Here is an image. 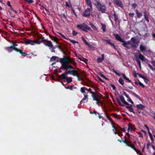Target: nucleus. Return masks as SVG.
Segmentation results:
<instances>
[{
  "label": "nucleus",
  "mask_w": 155,
  "mask_h": 155,
  "mask_svg": "<svg viewBox=\"0 0 155 155\" xmlns=\"http://www.w3.org/2000/svg\"><path fill=\"white\" fill-rule=\"evenodd\" d=\"M80 71L76 69L73 71H69L67 72H65L64 73L61 74V76L62 78H67V74H70L71 75H73L74 76H76L77 78H80L79 75Z\"/></svg>",
  "instance_id": "1"
},
{
  "label": "nucleus",
  "mask_w": 155,
  "mask_h": 155,
  "mask_svg": "<svg viewBox=\"0 0 155 155\" xmlns=\"http://www.w3.org/2000/svg\"><path fill=\"white\" fill-rule=\"evenodd\" d=\"M93 3L98 10L101 11L102 13L105 12L106 7L105 5H101V4L97 0H94Z\"/></svg>",
  "instance_id": "2"
},
{
  "label": "nucleus",
  "mask_w": 155,
  "mask_h": 155,
  "mask_svg": "<svg viewBox=\"0 0 155 155\" xmlns=\"http://www.w3.org/2000/svg\"><path fill=\"white\" fill-rule=\"evenodd\" d=\"M88 78H78V80H82L83 82L82 84L87 86L91 87L92 89H94L92 86H94L92 84L93 83L91 81L88 79Z\"/></svg>",
  "instance_id": "3"
},
{
  "label": "nucleus",
  "mask_w": 155,
  "mask_h": 155,
  "mask_svg": "<svg viewBox=\"0 0 155 155\" xmlns=\"http://www.w3.org/2000/svg\"><path fill=\"white\" fill-rule=\"evenodd\" d=\"M67 59H66L63 61L62 62H60L61 64V68L62 69H66V70L68 69L71 70L72 68V66L69 65V64L67 63Z\"/></svg>",
  "instance_id": "4"
},
{
  "label": "nucleus",
  "mask_w": 155,
  "mask_h": 155,
  "mask_svg": "<svg viewBox=\"0 0 155 155\" xmlns=\"http://www.w3.org/2000/svg\"><path fill=\"white\" fill-rule=\"evenodd\" d=\"M77 28L78 29H81L84 31L87 32V30H89L91 28L85 24L83 23L82 24L77 25Z\"/></svg>",
  "instance_id": "5"
},
{
  "label": "nucleus",
  "mask_w": 155,
  "mask_h": 155,
  "mask_svg": "<svg viewBox=\"0 0 155 155\" xmlns=\"http://www.w3.org/2000/svg\"><path fill=\"white\" fill-rule=\"evenodd\" d=\"M131 40L132 42L130 43V45L134 48H136L138 47L139 41L134 37L131 38Z\"/></svg>",
  "instance_id": "6"
},
{
  "label": "nucleus",
  "mask_w": 155,
  "mask_h": 155,
  "mask_svg": "<svg viewBox=\"0 0 155 155\" xmlns=\"http://www.w3.org/2000/svg\"><path fill=\"white\" fill-rule=\"evenodd\" d=\"M63 79L65 81H66L68 83H70L72 81V78H51V80L58 81H62Z\"/></svg>",
  "instance_id": "7"
},
{
  "label": "nucleus",
  "mask_w": 155,
  "mask_h": 155,
  "mask_svg": "<svg viewBox=\"0 0 155 155\" xmlns=\"http://www.w3.org/2000/svg\"><path fill=\"white\" fill-rule=\"evenodd\" d=\"M93 10L92 8H87L83 12L82 15L84 17H87L89 16L90 15L91 12Z\"/></svg>",
  "instance_id": "8"
},
{
  "label": "nucleus",
  "mask_w": 155,
  "mask_h": 155,
  "mask_svg": "<svg viewBox=\"0 0 155 155\" xmlns=\"http://www.w3.org/2000/svg\"><path fill=\"white\" fill-rule=\"evenodd\" d=\"M66 59H67V63L69 64V63L71 64H74V61L72 59L70 58L69 57H64L63 58H62L61 59L60 61V62H62L63 61H64Z\"/></svg>",
  "instance_id": "9"
},
{
  "label": "nucleus",
  "mask_w": 155,
  "mask_h": 155,
  "mask_svg": "<svg viewBox=\"0 0 155 155\" xmlns=\"http://www.w3.org/2000/svg\"><path fill=\"white\" fill-rule=\"evenodd\" d=\"M92 89L91 88L87 89L84 87H82L81 88V92L84 94H87L88 92H90L91 93V91Z\"/></svg>",
  "instance_id": "10"
},
{
  "label": "nucleus",
  "mask_w": 155,
  "mask_h": 155,
  "mask_svg": "<svg viewBox=\"0 0 155 155\" xmlns=\"http://www.w3.org/2000/svg\"><path fill=\"white\" fill-rule=\"evenodd\" d=\"M123 142L126 144V146L131 148L134 145L130 142L129 141L126 139L123 140Z\"/></svg>",
  "instance_id": "11"
},
{
  "label": "nucleus",
  "mask_w": 155,
  "mask_h": 155,
  "mask_svg": "<svg viewBox=\"0 0 155 155\" xmlns=\"http://www.w3.org/2000/svg\"><path fill=\"white\" fill-rule=\"evenodd\" d=\"M91 94H92V97L93 98V100L96 101V104H98L99 103V99L95 97V95L94 94V93L93 91H91Z\"/></svg>",
  "instance_id": "12"
},
{
  "label": "nucleus",
  "mask_w": 155,
  "mask_h": 155,
  "mask_svg": "<svg viewBox=\"0 0 155 155\" xmlns=\"http://www.w3.org/2000/svg\"><path fill=\"white\" fill-rule=\"evenodd\" d=\"M119 97L121 101L123 102L124 104L128 106L130 105V104L125 100L123 96H120Z\"/></svg>",
  "instance_id": "13"
},
{
  "label": "nucleus",
  "mask_w": 155,
  "mask_h": 155,
  "mask_svg": "<svg viewBox=\"0 0 155 155\" xmlns=\"http://www.w3.org/2000/svg\"><path fill=\"white\" fill-rule=\"evenodd\" d=\"M25 43L27 45L30 44L31 45H34L35 44V41L28 39L25 41Z\"/></svg>",
  "instance_id": "14"
},
{
  "label": "nucleus",
  "mask_w": 155,
  "mask_h": 155,
  "mask_svg": "<svg viewBox=\"0 0 155 155\" xmlns=\"http://www.w3.org/2000/svg\"><path fill=\"white\" fill-rule=\"evenodd\" d=\"M103 41L105 42L107 44H108L111 46H113L114 48H115V46L114 43H112L110 42V40L106 39H103Z\"/></svg>",
  "instance_id": "15"
},
{
  "label": "nucleus",
  "mask_w": 155,
  "mask_h": 155,
  "mask_svg": "<svg viewBox=\"0 0 155 155\" xmlns=\"http://www.w3.org/2000/svg\"><path fill=\"white\" fill-rule=\"evenodd\" d=\"M132 104H130V106H126V107L129 110L130 112L133 113L134 114H135L136 113L133 110V109L132 107Z\"/></svg>",
  "instance_id": "16"
},
{
  "label": "nucleus",
  "mask_w": 155,
  "mask_h": 155,
  "mask_svg": "<svg viewBox=\"0 0 155 155\" xmlns=\"http://www.w3.org/2000/svg\"><path fill=\"white\" fill-rule=\"evenodd\" d=\"M47 43H44V45L47 46H48L49 48V49H51V47H53V45L51 41H47Z\"/></svg>",
  "instance_id": "17"
},
{
  "label": "nucleus",
  "mask_w": 155,
  "mask_h": 155,
  "mask_svg": "<svg viewBox=\"0 0 155 155\" xmlns=\"http://www.w3.org/2000/svg\"><path fill=\"white\" fill-rule=\"evenodd\" d=\"M116 4L120 7H123V5L122 2L120 0H116L115 1Z\"/></svg>",
  "instance_id": "18"
},
{
  "label": "nucleus",
  "mask_w": 155,
  "mask_h": 155,
  "mask_svg": "<svg viewBox=\"0 0 155 155\" xmlns=\"http://www.w3.org/2000/svg\"><path fill=\"white\" fill-rule=\"evenodd\" d=\"M123 42V43L122 44V45L124 46V47L127 48H128V49H129L130 48V43L129 42H124H124Z\"/></svg>",
  "instance_id": "19"
},
{
  "label": "nucleus",
  "mask_w": 155,
  "mask_h": 155,
  "mask_svg": "<svg viewBox=\"0 0 155 155\" xmlns=\"http://www.w3.org/2000/svg\"><path fill=\"white\" fill-rule=\"evenodd\" d=\"M114 35L115 37V38L117 40L121 42H124V40L121 38L120 36L118 34H115Z\"/></svg>",
  "instance_id": "20"
},
{
  "label": "nucleus",
  "mask_w": 155,
  "mask_h": 155,
  "mask_svg": "<svg viewBox=\"0 0 155 155\" xmlns=\"http://www.w3.org/2000/svg\"><path fill=\"white\" fill-rule=\"evenodd\" d=\"M84 97L82 99V100L80 101V103L81 104L82 102L85 103L87 101L88 97L87 95L84 94Z\"/></svg>",
  "instance_id": "21"
},
{
  "label": "nucleus",
  "mask_w": 155,
  "mask_h": 155,
  "mask_svg": "<svg viewBox=\"0 0 155 155\" xmlns=\"http://www.w3.org/2000/svg\"><path fill=\"white\" fill-rule=\"evenodd\" d=\"M111 17L116 22H117L118 20L117 15L115 12L114 15L111 16Z\"/></svg>",
  "instance_id": "22"
},
{
  "label": "nucleus",
  "mask_w": 155,
  "mask_h": 155,
  "mask_svg": "<svg viewBox=\"0 0 155 155\" xmlns=\"http://www.w3.org/2000/svg\"><path fill=\"white\" fill-rule=\"evenodd\" d=\"M114 71L117 75L118 76H121V75H122L123 78H127L125 74H121L119 72L115 70H114Z\"/></svg>",
  "instance_id": "23"
},
{
  "label": "nucleus",
  "mask_w": 155,
  "mask_h": 155,
  "mask_svg": "<svg viewBox=\"0 0 155 155\" xmlns=\"http://www.w3.org/2000/svg\"><path fill=\"white\" fill-rule=\"evenodd\" d=\"M136 107L139 109H142L145 108V106L141 104H137L136 105Z\"/></svg>",
  "instance_id": "24"
},
{
  "label": "nucleus",
  "mask_w": 155,
  "mask_h": 155,
  "mask_svg": "<svg viewBox=\"0 0 155 155\" xmlns=\"http://www.w3.org/2000/svg\"><path fill=\"white\" fill-rule=\"evenodd\" d=\"M102 58H98L97 59V61L98 63L101 62L104 60V54H102L101 55Z\"/></svg>",
  "instance_id": "25"
},
{
  "label": "nucleus",
  "mask_w": 155,
  "mask_h": 155,
  "mask_svg": "<svg viewBox=\"0 0 155 155\" xmlns=\"http://www.w3.org/2000/svg\"><path fill=\"white\" fill-rule=\"evenodd\" d=\"M133 76L134 77H136L137 76V75L139 78H144L139 73H136L135 71H133Z\"/></svg>",
  "instance_id": "26"
},
{
  "label": "nucleus",
  "mask_w": 155,
  "mask_h": 155,
  "mask_svg": "<svg viewBox=\"0 0 155 155\" xmlns=\"http://www.w3.org/2000/svg\"><path fill=\"white\" fill-rule=\"evenodd\" d=\"M140 51L143 52V51H145L146 49V48L143 45H141L140 46Z\"/></svg>",
  "instance_id": "27"
},
{
  "label": "nucleus",
  "mask_w": 155,
  "mask_h": 155,
  "mask_svg": "<svg viewBox=\"0 0 155 155\" xmlns=\"http://www.w3.org/2000/svg\"><path fill=\"white\" fill-rule=\"evenodd\" d=\"M131 94L136 98H137L140 101H142V99L138 95L135 93L134 92H131Z\"/></svg>",
  "instance_id": "28"
},
{
  "label": "nucleus",
  "mask_w": 155,
  "mask_h": 155,
  "mask_svg": "<svg viewBox=\"0 0 155 155\" xmlns=\"http://www.w3.org/2000/svg\"><path fill=\"white\" fill-rule=\"evenodd\" d=\"M86 4L87 5L89 6L90 8H92V5L91 4V0H86Z\"/></svg>",
  "instance_id": "29"
},
{
  "label": "nucleus",
  "mask_w": 155,
  "mask_h": 155,
  "mask_svg": "<svg viewBox=\"0 0 155 155\" xmlns=\"http://www.w3.org/2000/svg\"><path fill=\"white\" fill-rule=\"evenodd\" d=\"M135 11L137 17L139 18H141L142 16V14L137 9H136Z\"/></svg>",
  "instance_id": "30"
},
{
  "label": "nucleus",
  "mask_w": 155,
  "mask_h": 155,
  "mask_svg": "<svg viewBox=\"0 0 155 155\" xmlns=\"http://www.w3.org/2000/svg\"><path fill=\"white\" fill-rule=\"evenodd\" d=\"M131 148H132L136 152V153H137L139 155L140 154H141V153L140 152V151L139 150H137L136 148L134 146V145Z\"/></svg>",
  "instance_id": "31"
},
{
  "label": "nucleus",
  "mask_w": 155,
  "mask_h": 155,
  "mask_svg": "<svg viewBox=\"0 0 155 155\" xmlns=\"http://www.w3.org/2000/svg\"><path fill=\"white\" fill-rule=\"evenodd\" d=\"M144 17L146 19V21L148 22H149V19L147 15V13H146V12L145 11L144 12Z\"/></svg>",
  "instance_id": "32"
},
{
  "label": "nucleus",
  "mask_w": 155,
  "mask_h": 155,
  "mask_svg": "<svg viewBox=\"0 0 155 155\" xmlns=\"http://www.w3.org/2000/svg\"><path fill=\"white\" fill-rule=\"evenodd\" d=\"M135 60L137 62V64L139 65L140 68H141V66L140 61V60L137 57H136V58H135Z\"/></svg>",
  "instance_id": "33"
},
{
  "label": "nucleus",
  "mask_w": 155,
  "mask_h": 155,
  "mask_svg": "<svg viewBox=\"0 0 155 155\" xmlns=\"http://www.w3.org/2000/svg\"><path fill=\"white\" fill-rule=\"evenodd\" d=\"M118 82L121 85L123 86L124 84V81L122 78H119Z\"/></svg>",
  "instance_id": "34"
},
{
  "label": "nucleus",
  "mask_w": 155,
  "mask_h": 155,
  "mask_svg": "<svg viewBox=\"0 0 155 155\" xmlns=\"http://www.w3.org/2000/svg\"><path fill=\"white\" fill-rule=\"evenodd\" d=\"M139 58L142 61H143L144 60V57L141 54H139Z\"/></svg>",
  "instance_id": "35"
},
{
  "label": "nucleus",
  "mask_w": 155,
  "mask_h": 155,
  "mask_svg": "<svg viewBox=\"0 0 155 155\" xmlns=\"http://www.w3.org/2000/svg\"><path fill=\"white\" fill-rule=\"evenodd\" d=\"M148 134H149V136H150V139L151 140H152V142H153L154 141V139L153 137V136H152V134L150 132H148Z\"/></svg>",
  "instance_id": "36"
},
{
  "label": "nucleus",
  "mask_w": 155,
  "mask_h": 155,
  "mask_svg": "<svg viewBox=\"0 0 155 155\" xmlns=\"http://www.w3.org/2000/svg\"><path fill=\"white\" fill-rule=\"evenodd\" d=\"M102 27L101 29H102L103 32L106 31V25L104 24H101Z\"/></svg>",
  "instance_id": "37"
},
{
  "label": "nucleus",
  "mask_w": 155,
  "mask_h": 155,
  "mask_svg": "<svg viewBox=\"0 0 155 155\" xmlns=\"http://www.w3.org/2000/svg\"><path fill=\"white\" fill-rule=\"evenodd\" d=\"M67 40L69 41L70 42H71V43H73L74 44H75V43H78V42L77 41H74V40H71L69 38H68Z\"/></svg>",
  "instance_id": "38"
},
{
  "label": "nucleus",
  "mask_w": 155,
  "mask_h": 155,
  "mask_svg": "<svg viewBox=\"0 0 155 155\" xmlns=\"http://www.w3.org/2000/svg\"><path fill=\"white\" fill-rule=\"evenodd\" d=\"M116 101L117 102V103L120 105L121 106H124V104H122L120 102L119 99L118 98H117L116 99Z\"/></svg>",
  "instance_id": "39"
},
{
  "label": "nucleus",
  "mask_w": 155,
  "mask_h": 155,
  "mask_svg": "<svg viewBox=\"0 0 155 155\" xmlns=\"http://www.w3.org/2000/svg\"><path fill=\"white\" fill-rule=\"evenodd\" d=\"M133 130V127L131 125H129L128 128L127 129V130L129 131H132Z\"/></svg>",
  "instance_id": "40"
},
{
  "label": "nucleus",
  "mask_w": 155,
  "mask_h": 155,
  "mask_svg": "<svg viewBox=\"0 0 155 155\" xmlns=\"http://www.w3.org/2000/svg\"><path fill=\"white\" fill-rule=\"evenodd\" d=\"M112 130L114 132V134H118V132H117V131L116 130V128L115 127H114V128H113Z\"/></svg>",
  "instance_id": "41"
},
{
  "label": "nucleus",
  "mask_w": 155,
  "mask_h": 155,
  "mask_svg": "<svg viewBox=\"0 0 155 155\" xmlns=\"http://www.w3.org/2000/svg\"><path fill=\"white\" fill-rule=\"evenodd\" d=\"M109 85L110 86L112 87L113 90H116V87L114 85L111 83H110L109 84Z\"/></svg>",
  "instance_id": "42"
},
{
  "label": "nucleus",
  "mask_w": 155,
  "mask_h": 155,
  "mask_svg": "<svg viewBox=\"0 0 155 155\" xmlns=\"http://www.w3.org/2000/svg\"><path fill=\"white\" fill-rule=\"evenodd\" d=\"M25 1L28 3H31L33 2V0H25Z\"/></svg>",
  "instance_id": "43"
},
{
  "label": "nucleus",
  "mask_w": 155,
  "mask_h": 155,
  "mask_svg": "<svg viewBox=\"0 0 155 155\" xmlns=\"http://www.w3.org/2000/svg\"><path fill=\"white\" fill-rule=\"evenodd\" d=\"M90 25H91V28L93 29H94L96 30L97 29V28L93 24H92L91 23L90 24Z\"/></svg>",
  "instance_id": "44"
},
{
  "label": "nucleus",
  "mask_w": 155,
  "mask_h": 155,
  "mask_svg": "<svg viewBox=\"0 0 155 155\" xmlns=\"http://www.w3.org/2000/svg\"><path fill=\"white\" fill-rule=\"evenodd\" d=\"M90 114H95L96 115H97V114H98V115H99V114L98 113H97L95 110H94L93 112H92V111H90Z\"/></svg>",
  "instance_id": "45"
},
{
  "label": "nucleus",
  "mask_w": 155,
  "mask_h": 155,
  "mask_svg": "<svg viewBox=\"0 0 155 155\" xmlns=\"http://www.w3.org/2000/svg\"><path fill=\"white\" fill-rule=\"evenodd\" d=\"M8 47L9 48V49H13L14 50H15V51L16 48H17L15 47L14 45H11L9 47Z\"/></svg>",
  "instance_id": "46"
},
{
  "label": "nucleus",
  "mask_w": 155,
  "mask_h": 155,
  "mask_svg": "<svg viewBox=\"0 0 155 155\" xmlns=\"http://www.w3.org/2000/svg\"><path fill=\"white\" fill-rule=\"evenodd\" d=\"M127 101L128 102H130L131 104H134L133 102L132 101V100L129 97L128 99H127Z\"/></svg>",
  "instance_id": "47"
},
{
  "label": "nucleus",
  "mask_w": 155,
  "mask_h": 155,
  "mask_svg": "<svg viewBox=\"0 0 155 155\" xmlns=\"http://www.w3.org/2000/svg\"><path fill=\"white\" fill-rule=\"evenodd\" d=\"M73 87H74V86L71 85V86H68V87H67L66 88L67 89H69L70 90H72L73 89Z\"/></svg>",
  "instance_id": "48"
},
{
  "label": "nucleus",
  "mask_w": 155,
  "mask_h": 155,
  "mask_svg": "<svg viewBox=\"0 0 155 155\" xmlns=\"http://www.w3.org/2000/svg\"><path fill=\"white\" fill-rule=\"evenodd\" d=\"M16 51H17V52H19L21 54V53L23 52V51H22V50L19 49H18L17 48H16Z\"/></svg>",
  "instance_id": "49"
},
{
  "label": "nucleus",
  "mask_w": 155,
  "mask_h": 155,
  "mask_svg": "<svg viewBox=\"0 0 155 155\" xmlns=\"http://www.w3.org/2000/svg\"><path fill=\"white\" fill-rule=\"evenodd\" d=\"M82 38L83 41L85 44L87 45H89V44L86 41V40H85L83 37H82Z\"/></svg>",
  "instance_id": "50"
},
{
  "label": "nucleus",
  "mask_w": 155,
  "mask_h": 155,
  "mask_svg": "<svg viewBox=\"0 0 155 155\" xmlns=\"http://www.w3.org/2000/svg\"><path fill=\"white\" fill-rule=\"evenodd\" d=\"M56 57L55 56H52L50 58V60L51 61H53L56 59Z\"/></svg>",
  "instance_id": "51"
},
{
  "label": "nucleus",
  "mask_w": 155,
  "mask_h": 155,
  "mask_svg": "<svg viewBox=\"0 0 155 155\" xmlns=\"http://www.w3.org/2000/svg\"><path fill=\"white\" fill-rule=\"evenodd\" d=\"M107 118L108 119V120H109L110 123H112V122H113V120L110 117L107 116Z\"/></svg>",
  "instance_id": "52"
},
{
  "label": "nucleus",
  "mask_w": 155,
  "mask_h": 155,
  "mask_svg": "<svg viewBox=\"0 0 155 155\" xmlns=\"http://www.w3.org/2000/svg\"><path fill=\"white\" fill-rule=\"evenodd\" d=\"M132 6L134 8H135L137 6V5L135 3H134L132 4Z\"/></svg>",
  "instance_id": "53"
},
{
  "label": "nucleus",
  "mask_w": 155,
  "mask_h": 155,
  "mask_svg": "<svg viewBox=\"0 0 155 155\" xmlns=\"http://www.w3.org/2000/svg\"><path fill=\"white\" fill-rule=\"evenodd\" d=\"M138 134L139 135V137H142V138H143V134L141 133V132H138Z\"/></svg>",
  "instance_id": "54"
},
{
  "label": "nucleus",
  "mask_w": 155,
  "mask_h": 155,
  "mask_svg": "<svg viewBox=\"0 0 155 155\" xmlns=\"http://www.w3.org/2000/svg\"><path fill=\"white\" fill-rule=\"evenodd\" d=\"M139 85L141 86L142 87H145V86L140 82L139 81Z\"/></svg>",
  "instance_id": "55"
},
{
  "label": "nucleus",
  "mask_w": 155,
  "mask_h": 155,
  "mask_svg": "<svg viewBox=\"0 0 155 155\" xmlns=\"http://www.w3.org/2000/svg\"><path fill=\"white\" fill-rule=\"evenodd\" d=\"M119 128L121 131H123L124 132H125L126 131V130L124 128H122L120 127H119Z\"/></svg>",
  "instance_id": "56"
},
{
  "label": "nucleus",
  "mask_w": 155,
  "mask_h": 155,
  "mask_svg": "<svg viewBox=\"0 0 155 155\" xmlns=\"http://www.w3.org/2000/svg\"><path fill=\"white\" fill-rule=\"evenodd\" d=\"M46 40L42 39V40L40 41V43H43L44 44V43H46Z\"/></svg>",
  "instance_id": "57"
},
{
  "label": "nucleus",
  "mask_w": 155,
  "mask_h": 155,
  "mask_svg": "<svg viewBox=\"0 0 155 155\" xmlns=\"http://www.w3.org/2000/svg\"><path fill=\"white\" fill-rule=\"evenodd\" d=\"M7 5L9 6L11 8V9H12V7L11 6V5L10 4V2H9V1H8L7 2Z\"/></svg>",
  "instance_id": "58"
},
{
  "label": "nucleus",
  "mask_w": 155,
  "mask_h": 155,
  "mask_svg": "<svg viewBox=\"0 0 155 155\" xmlns=\"http://www.w3.org/2000/svg\"><path fill=\"white\" fill-rule=\"evenodd\" d=\"M60 34L61 35V36L63 37V38H64L67 40L68 39V38H67L66 37H65L64 35H63V34H62L61 33H60Z\"/></svg>",
  "instance_id": "59"
},
{
  "label": "nucleus",
  "mask_w": 155,
  "mask_h": 155,
  "mask_svg": "<svg viewBox=\"0 0 155 155\" xmlns=\"http://www.w3.org/2000/svg\"><path fill=\"white\" fill-rule=\"evenodd\" d=\"M129 15L130 17H133L134 16V13H129Z\"/></svg>",
  "instance_id": "60"
},
{
  "label": "nucleus",
  "mask_w": 155,
  "mask_h": 155,
  "mask_svg": "<svg viewBox=\"0 0 155 155\" xmlns=\"http://www.w3.org/2000/svg\"><path fill=\"white\" fill-rule=\"evenodd\" d=\"M78 34V33L77 32L74 31H73V35H75Z\"/></svg>",
  "instance_id": "61"
},
{
  "label": "nucleus",
  "mask_w": 155,
  "mask_h": 155,
  "mask_svg": "<svg viewBox=\"0 0 155 155\" xmlns=\"http://www.w3.org/2000/svg\"><path fill=\"white\" fill-rule=\"evenodd\" d=\"M143 78L144 79V81L145 82V83L147 84L148 83V80L147 79V78Z\"/></svg>",
  "instance_id": "62"
},
{
  "label": "nucleus",
  "mask_w": 155,
  "mask_h": 155,
  "mask_svg": "<svg viewBox=\"0 0 155 155\" xmlns=\"http://www.w3.org/2000/svg\"><path fill=\"white\" fill-rule=\"evenodd\" d=\"M144 126L146 128V129H147V130H148V132H150L149 128L147 126V125H146V124H145Z\"/></svg>",
  "instance_id": "63"
},
{
  "label": "nucleus",
  "mask_w": 155,
  "mask_h": 155,
  "mask_svg": "<svg viewBox=\"0 0 155 155\" xmlns=\"http://www.w3.org/2000/svg\"><path fill=\"white\" fill-rule=\"evenodd\" d=\"M5 49L9 52H11V51L10 50L9 48L8 47L6 48Z\"/></svg>",
  "instance_id": "64"
}]
</instances>
